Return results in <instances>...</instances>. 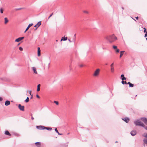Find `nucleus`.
<instances>
[{
    "label": "nucleus",
    "mask_w": 147,
    "mask_h": 147,
    "mask_svg": "<svg viewBox=\"0 0 147 147\" xmlns=\"http://www.w3.org/2000/svg\"><path fill=\"white\" fill-rule=\"evenodd\" d=\"M36 146L38 147H40V143L39 142H37L35 143Z\"/></svg>",
    "instance_id": "19"
},
{
    "label": "nucleus",
    "mask_w": 147,
    "mask_h": 147,
    "mask_svg": "<svg viewBox=\"0 0 147 147\" xmlns=\"http://www.w3.org/2000/svg\"><path fill=\"white\" fill-rule=\"evenodd\" d=\"M18 107L20 110L22 111H24V106H22L20 104H19Z\"/></svg>",
    "instance_id": "6"
},
{
    "label": "nucleus",
    "mask_w": 147,
    "mask_h": 147,
    "mask_svg": "<svg viewBox=\"0 0 147 147\" xmlns=\"http://www.w3.org/2000/svg\"><path fill=\"white\" fill-rule=\"evenodd\" d=\"M141 119L145 124L147 125V119L146 118H142Z\"/></svg>",
    "instance_id": "7"
},
{
    "label": "nucleus",
    "mask_w": 147,
    "mask_h": 147,
    "mask_svg": "<svg viewBox=\"0 0 147 147\" xmlns=\"http://www.w3.org/2000/svg\"><path fill=\"white\" fill-rule=\"evenodd\" d=\"M136 19L137 20H138V17H136Z\"/></svg>",
    "instance_id": "44"
},
{
    "label": "nucleus",
    "mask_w": 147,
    "mask_h": 147,
    "mask_svg": "<svg viewBox=\"0 0 147 147\" xmlns=\"http://www.w3.org/2000/svg\"><path fill=\"white\" fill-rule=\"evenodd\" d=\"M24 38V37H19L18 38L16 39L15 40V41L16 42H19L21 40L23 39Z\"/></svg>",
    "instance_id": "8"
},
{
    "label": "nucleus",
    "mask_w": 147,
    "mask_h": 147,
    "mask_svg": "<svg viewBox=\"0 0 147 147\" xmlns=\"http://www.w3.org/2000/svg\"><path fill=\"white\" fill-rule=\"evenodd\" d=\"M147 36V32H146V34H145L144 37H146Z\"/></svg>",
    "instance_id": "38"
},
{
    "label": "nucleus",
    "mask_w": 147,
    "mask_h": 147,
    "mask_svg": "<svg viewBox=\"0 0 147 147\" xmlns=\"http://www.w3.org/2000/svg\"><path fill=\"white\" fill-rule=\"evenodd\" d=\"M130 134L132 136H134L136 134V132L135 130H133L131 131Z\"/></svg>",
    "instance_id": "9"
},
{
    "label": "nucleus",
    "mask_w": 147,
    "mask_h": 147,
    "mask_svg": "<svg viewBox=\"0 0 147 147\" xmlns=\"http://www.w3.org/2000/svg\"><path fill=\"white\" fill-rule=\"evenodd\" d=\"M67 37H62V38L61 39V41H62L63 40H64V41L66 40H67Z\"/></svg>",
    "instance_id": "20"
},
{
    "label": "nucleus",
    "mask_w": 147,
    "mask_h": 147,
    "mask_svg": "<svg viewBox=\"0 0 147 147\" xmlns=\"http://www.w3.org/2000/svg\"><path fill=\"white\" fill-rule=\"evenodd\" d=\"M4 20H5V22L4 24H7L8 22V19L7 18H4Z\"/></svg>",
    "instance_id": "17"
},
{
    "label": "nucleus",
    "mask_w": 147,
    "mask_h": 147,
    "mask_svg": "<svg viewBox=\"0 0 147 147\" xmlns=\"http://www.w3.org/2000/svg\"><path fill=\"white\" fill-rule=\"evenodd\" d=\"M105 38L110 42H114L117 39V37L114 35L107 37Z\"/></svg>",
    "instance_id": "1"
},
{
    "label": "nucleus",
    "mask_w": 147,
    "mask_h": 147,
    "mask_svg": "<svg viewBox=\"0 0 147 147\" xmlns=\"http://www.w3.org/2000/svg\"><path fill=\"white\" fill-rule=\"evenodd\" d=\"M36 96L37 98H40V97L39 96V95L38 94L36 95Z\"/></svg>",
    "instance_id": "40"
},
{
    "label": "nucleus",
    "mask_w": 147,
    "mask_h": 147,
    "mask_svg": "<svg viewBox=\"0 0 147 147\" xmlns=\"http://www.w3.org/2000/svg\"><path fill=\"white\" fill-rule=\"evenodd\" d=\"M55 131L59 135H62V134H59L58 131L57 129V128H55Z\"/></svg>",
    "instance_id": "25"
},
{
    "label": "nucleus",
    "mask_w": 147,
    "mask_h": 147,
    "mask_svg": "<svg viewBox=\"0 0 147 147\" xmlns=\"http://www.w3.org/2000/svg\"><path fill=\"white\" fill-rule=\"evenodd\" d=\"M42 129H46L48 130H51L52 129V128L51 127H43V128H42Z\"/></svg>",
    "instance_id": "15"
},
{
    "label": "nucleus",
    "mask_w": 147,
    "mask_h": 147,
    "mask_svg": "<svg viewBox=\"0 0 147 147\" xmlns=\"http://www.w3.org/2000/svg\"><path fill=\"white\" fill-rule=\"evenodd\" d=\"M100 69H97L94 71L93 76L94 77H98L99 74Z\"/></svg>",
    "instance_id": "3"
},
{
    "label": "nucleus",
    "mask_w": 147,
    "mask_h": 147,
    "mask_svg": "<svg viewBox=\"0 0 147 147\" xmlns=\"http://www.w3.org/2000/svg\"><path fill=\"white\" fill-rule=\"evenodd\" d=\"M143 29H144V32H146H146H147L146 31V28H144Z\"/></svg>",
    "instance_id": "36"
},
{
    "label": "nucleus",
    "mask_w": 147,
    "mask_h": 147,
    "mask_svg": "<svg viewBox=\"0 0 147 147\" xmlns=\"http://www.w3.org/2000/svg\"><path fill=\"white\" fill-rule=\"evenodd\" d=\"M111 71V73H113L115 71V69L114 67V63H112L110 65Z\"/></svg>",
    "instance_id": "4"
},
{
    "label": "nucleus",
    "mask_w": 147,
    "mask_h": 147,
    "mask_svg": "<svg viewBox=\"0 0 147 147\" xmlns=\"http://www.w3.org/2000/svg\"><path fill=\"white\" fill-rule=\"evenodd\" d=\"M75 40H76V37H75V36H74L73 38V40H72V42H75Z\"/></svg>",
    "instance_id": "29"
},
{
    "label": "nucleus",
    "mask_w": 147,
    "mask_h": 147,
    "mask_svg": "<svg viewBox=\"0 0 147 147\" xmlns=\"http://www.w3.org/2000/svg\"><path fill=\"white\" fill-rule=\"evenodd\" d=\"M124 51H121L120 52V57L121 58L123 55Z\"/></svg>",
    "instance_id": "23"
},
{
    "label": "nucleus",
    "mask_w": 147,
    "mask_h": 147,
    "mask_svg": "<svg viewBox=\"0 0 147 147\" xmlns=\"http://www.w3.org/2000/svg\"><path fill=\"white\" fill-rule=\"evenodd\" d=\"M19 50H20V51H22L23 50V48L21 47H19Z\"/></svg>",
    "instance_id": "32"
},
{
    "label": "nucleus",
    "mask_w": 147,
    "mask_h": 147,
    "mask_svg": "<svg viewBox=\"0 0 147 147\" xmlns=\"http://www.w3.org/2000/svg\"><path fill=\"white\" fill-rule=\"evenodd\" d=\"M127 83V84H129V85H130V84H131V83L130 82H128Z\"/></svg>",
    "instance_id": "46"
},
{
    "label": "nucleus",
    "mask_w": 147,
    "mask_h": 147,
    "mask_svg": "<svg viewBox=\"0 0 147 147\" xmlns=\"http://www.w3.org/2000/svg\"><path fill=\"white\" fill-rule=\"evenodd\" d=\"M31 119L32 120H33L34 119V118L33 117H31Z\"/></svg>",
    "instance_id": "45"
},
{
    "label": "nucleus",
    "mask_w": 147,
    "mask_h": 147,
    "mask_svg": "<svg viewBox=\"0 0 147 147\" xmlns=\"http://www.w3.org/2000/svg\"><path fill=\"white\" fill-rule=\"evenodd\" d=\"M41 24V21H40L38 22V23L34 26V27H36V28L35 30H36L37 29V28L38 27L40 26V25Z\"/></svg>",
    "instance_id": "5"
},
{
    "label": "nucleus",
    "mask_w": 147,
    "mask_h": 147,
    "mask_svg": "<svg viewBox=\"0 0 147 147\" xmlns=\"http://www.w3.org/2000/svg\"><path fill=\"white\" fill-rule=\"evenodd\" d=\"M135 124L136 125L141 126L144 127L145 129L147 130V127L145 126L140 120H137L134 121Z\"/></svg>",
    "instance_id": "2"
},
{
    "label": "nucleus",
    "mask_w": 147,
    "mask_h": 147,
    "mask_svg": "<svg viewBox=\"0 0 147 147\" xmlns=\"http://www.w3.org/2000/svg\"><path fill=\"white\" fill-rule=\"evenodd\" d=\"M10 104V101L8 100H6L5 101V106H8Z\"/></svg>",
    "instance_id": "10"
},
{
    "label": "nucleus",
    "mask_w": 147,
    "mask_h": 147,
    "mask_svg": "<svg viewBox=\"0 0 147 147\" xmlns=\"http://www.w3.org/2000/svg\"><path fill=\"white\" fill-rule=\"evenodd\" d=\"M113 49H117V46H113Z\"/></svg>",
    "instance_id": "31"
},
{
    "label": "nucleus",
    "mask_w": 147,
    "mask_h": 147,
    "mask_svg": "<svg viewBox=\"0 0 147 147\" xmlns=\"http://www.w3.org/2000/svg\"><path fill=\"white\" fill-rule=\"evenodd\" d=\"M40 84H39L37 85V91H39L40 90Z\"/></svg>",
    "instance_id": "18"
},
{
    "label": "nucleus",
    "mask_w": 147,
    "mask_h": 147,
    "mask_svg": "<svg viewBox=\"0 0 147 147\" xmlns=\"http://www.w3.org/2000/svg\"><path fill=\"white\" fill-rule=\"evenodd\" d=\"M143 136L144 137H145L147 138V134L144 133L143 135Z\"/></svg>",
    "instance_id": "28"
},
{
    "label": "nucleus",
    "mask_w": 147,
    "mask_h": 147,
    "mask_svg": "<svg viewBox=\"0 0 147 147\" xmlns=\"http://www.w3.org/2000/svg\"><path fill=\"white\" fill-rule=\"evenodd\" d=\"M122 119L124 120L126 123H127L129 121V118L127 117L125 118L124 119Z\"/></svg>",
    "instance_id": "16"
},
{
    "label": "nucleus",
    "mask_w": 147,
    "mask_h": 147,
    "mask_svg": "<svg viewBox=\"0 0 147 147\" xmlns=\"http://www.w3.org/2000/svg\"><path fill=\"white\" fill-rule=\"evenodd\" d=\"M53 14V13H52L51 15H50L48 17V19H49L52 16Z\"/></svg>",
    "instance_id": "37"
},
{
    "label": "nucleus",
    "mask_w": 147,
    "mask_h": 147,
    "mask_svg": "<svg viewBox=\"0 0 147 147\" xmlns=\"http://www.w3.org/2000/svg\"><path fill=\"white\" fill-rule=\"evenodd\" d=\"M54 103L56 104L57 105H58L59 104L58 102L57 101H54Z\"/></svg>",
    "instance_id": "34"
},
{
    "label": "nucleus",
    "mask_w": 147,
    "mask_h": 147,
    "mask_svg": "<svg viewBox=\"0 0 147 147\" xmlns=\"http://www.w3.org/2000/svg\"><path fill=\"white\" fill-rule=\"evenodd\" d=\"M80 67H82L83 66V65H80Z\"/></svg>",
    "instance_id": "43"
},
{
    "label": "nucleus",
    "mask_w": 147,
    "mask_h": 147,
    "mask_svg": "<svg viewBox=\"0 0 147 147\" xmlns=\"http://www.w3.org/2000/svg\"><path fill=\"white\" fill-rule=\"evenodd\" d=\"M143 141L144 144H147V139H144L143 140Z\"/></svg>",
    "instance_id": "24"
},
{
    "label": "nucleus",
    "mask_w": 147,
    "mask_h": 147,
    "mask_svg": "<svg viewBox=\"0 0 147 147\" xmlns=\"http://www.w3.org/2000/svg\"><path fill=\"white\" fill-rule=\"evenodd\" d=\"M0 12L1 13H3V8H1L0 9Z\"/></svg>",
    "instance_id": "26"
},
{
    "label": "nucleus",
    "mask_w": 147,
    "mask_h": 147,
    "mask_svg": "<svg viewBox=\"0 0 147 147\" xmlns=\"http://www.w3.org/2000/svg\"><path fill=\"white\" fill-rule=\"evenodd\" d=\"M121 83L123 84H127V83L126 82V81H124L123 80H122V81L121 82Z\"/></svg>",
    "instance_id": "27"
},
{
    "label": "nucleus",
    "mask_w": 147,
    "mask_h": 147,
    "mask_svg": "<svg viewBox=\"0 0 147 147\" xmlns=\"http://www.w3.org/2000/svg\"><path fill=\"white\" fill-rule=\"evenodd\" d=\"M121 79L122 80H126V78L124 77L123 74H122L121 76Z\"/></svg>",
    "instance_id": "14"
},
{
    "label": "nucleus",
    "mask_w": 147,
    "mask_h": 147,
    "mask_svg": "<svg viewBox=\"0 0 147 147\" xmlns=\"http://www.w3.org/2000/svg\"><path fill=\"white\" fill-rule=\"evenodd\" d=\"M116 52H117V53H119V49H116Z\"/></svg>",
    "instance_id": "35"
},
{
    "label": "nucleus",
    "mask_w": 147,
    "mask_h": 147,
    "mask_svg": "<svg viewBox=\"0 0 147 147\" xmlns=\"http://www.w3.org/2000/svg\"><path fill=\"white\" fill-rule=\"evenodd\" d=\"M29 94H30V95H32V94H31V91H29Z\"/></svg>",
    "instance_id": "39"
},
{
    "label": "nucleus",
    "mask_w": 147,
    "mask_h": 147,
    "mask_svg": "<svg viewBox=\"0 0 147 147\" xmlns=\"http://www.w3.org/2000/svg\"><path fill=\"white\" fill-rule=\"evenodd\" d=\"M68 40L69 41V42H72V41H71V40H70V39H68Z\"/></svg>",
    "instance_id": "42"
},
{
    "label": "nucleus",
    "mask_w": 147,
    "mask_h": 147,
    "mask_svg": "<svg viewBox=\"0 0 147 147\" xmlns=\"http://www.w3.org/2000/svg\"><path fill=\"white\" fill-rule=\"evenodd\" d=\"M33 25V24L32 23L30 24L26 28V29L24 32H25L29 29L30 27L32 26Z\"/></svg>",
    "instance_id": "12"
},
{
    "label": "nucleus",
    "mask_w": 147,
    "mask_h": 147,
    "mask_svg": "<svg viewBox=\"0 0 147 147\" xmlns=\"http://www.w3.org/2000/svg\"><path fill=\"white\" fill-rule=\"evenodd\" d=\"M31 98H32V95H31Z\"/></svg>",
    "instance_id": "47"
},
{
    "label": "nucleus",
    "mask_w": 147,
    "mask_h": 147,
    "mask_svg": "<svg viewBox=\"0 0 147 147\" xmlns=\"http://www.w3.org/2000/svg\"><path fill=\"white\" fill-rule=\"evenodd\" d=\"M40 55V50L39 47L38 48V55L39 56Z\"/></svg>",
    "instance_id": "13"
},
{
    "label": "nucleus",
    "mask_w": 147,
    "mask_h": 147,
    "mask_svg": "<svg viewBox=\"0 0 147 147\" xmlns=\"http://www.w3.org/2000/svg\"><path fill=\"white\" fill-rule=\"evenodd\" d=\"M83 12L84 13L88 14L89 13V12L88 11L86 10H84L83 11Z\"/></svg>",
    "instance_id": "22"
},
{
    "label": "nucleus",
    "mask_w": 147,
    "mask_h": 147,
    "mask_svg": "<svg viewBox=\"0 0 147 147\" xmlns=\"http://www.w3.org/2000/svg\"><path fill=\"white\" fill-rule=\"evenodd\" d=\"M29 98H28V97H27V98L25 100V101L26 102H29Z\"/></svg>",
    "instance_id": "30"
},
{
    "label": "nucleus",
    "mask_w": 147,
    "mask_h": 147,
    "mask_svg": "<svg viewBox=\"0 0 147 147\" xmlns=\"http://www.w3.org/2000/svg\"><path fill=\"white\" fill-rule=\"evenodd\" d=\"M5 134L6 135L10 136L11 134H10L9 132L7 131H5Z\"/></svg>",
    "instance_id": "21"
},
{
    "label": "nucleus",
    "mask_w": 147,
    "mask_h": 147,
    "mask_svg": "<svg viewBox=\"0 0 147 147\" xmlns=\"http://www.w3.org/2000/svg\"><path fill=\"white\" fill-rule=\"evenodd\" d=\"M134 86V84L131 83V84H130V85H129V87H133Z\"/></svg>",
    "instance_id": "33"
},
{
    "label": "nucleus",
    "mask_w": 147,
    "mask_h": 147,
    "mask_svg": "<svg viewBox=\"0 0 147 147\" xmlns=\"http://www.w3.org/2000/svg\"><path fill=\"white\" fill-rule=\"evenodd\" d=\"M2 100V98L1 97H0V101H1Z\"/></svg>",
    "instance_id": "41"
},
{
    "label": "nucleus",
    "mask_w": 147,
    "mask_h": 147,
    "mask_svg": "<svg viewBox=\"0 0 147 147\" xmlns=\"http://www.w3.org/2000/svg\"><path fill=\"white\" fill-rule=\"evenodd\" d=\"M32 69L33 70L34 72L36 74H37V71L36 70V69L35 67H32Z\"/></svg>",
    "instance_id": "11"
}]
</instances>
